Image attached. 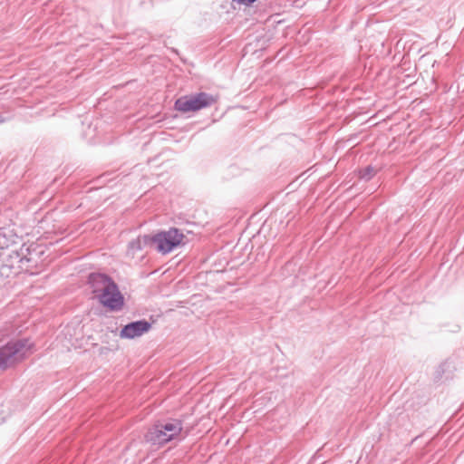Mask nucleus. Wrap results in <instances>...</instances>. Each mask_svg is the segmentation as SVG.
<instances>
[{"mask_svg": "<svg viewBox=\"0 0 464 464\" xmlns=\"http://www.w3.org/2000/svg\"><path fill=\"white\" fill-rule=\"evenodd\" d=\"M88 283L92 294L103 306L111 311L121 310L124 298L118 285L110 276L104 274L92 273L89 276Z\"/></svg>", "mask_w": 464, "mask_h": 464, "instance_id": "f257e3e1", "label": "nucleus"}, {"mask_svg": "<svg viewBox=\"0 0 464 464\" xmlns=\"http://www.w3.org/2000/svg\"><path fill=\"white\" fill-rule=\"evenodd\" d=\"M1 241H2V244H5V246L4 248L8 247V246H9V245H8V242H7V239H6V237H5V239H2Z\"/></svg>", "mask_w": 464, "mask_h": 464, "instance_id": "9b49d317", "label": "nucleus"}, {"mask_svg": "<svg viewBox=\"0 0 464 464\" xmlns=\"http://www.w3.org/2000/svg\"><path fill=\"white\" fill-rule=\"evenodd\" d=\"M215 102L216 99L213 95L201 92L179 97L176 100L174 108L180 112L187 113L210 107Z\"/></svg>", "mask_w": 464, "mask_h": 464, "instance_id": "39448f33", "label": "nucleus"}, {"mask_svg": "<svg viewBox=\"0 0 464 464\" xmlns=\"http://www.w3.org/2000/svg\"><path fill=\"white\" fill-rule=\"evenodd\" d=\"M184 234L176 227L151 235L153 249L163 255L171 252L180 245H184Z\"/></svg>", "mask_w": 464, "mask_h": 464, "instance_id": "20e7f679", "label": "nucleus"}, {"mask_svg": "<svg viewBox=\"0 0 464 464\" xmlns=\"http://www.w3.org/2000/svg\"><path fill=\"white\" fill-rule=\"evenodd\" d=\"M145 248L153 249L151 235L140 236L136 239L131 240L128 245L127 255L134 257L137 252Z\"/></svg>", "mask_w": 464, "mask_h": 464, "instance_id": "0eeeda50", "label": "nucleus"}, {"mask_svg": "<svg viewBox=\"0 0 464 464\" xmlns=\"http://www.w3.org/2000/svg\"><path fill=\"white\" fill-rule=\"evenodd\" d=\"M1 121H2L0 120V122H1Z\"/></svg>", "mask_w": 464, "mask_h": 464, "instance_id": "f8f14e48", "label": "nucleus"}, {"mask_svg": "<svg viewBox=\"0 0 464 464\" xmlns=\"http://www.w3.org/2000/svg\"><path fill=\"white\" fill-rule=\"evenodd\" d=\"M183 423L177 419L160 420L150 427L144 435L147 443L160 448L172 440H181L186 437L182 435Z\"/></svg>", "mask_w": 464, "mask_h": 464, "instance_id": "f03ea898", "label": "nucleus"}, {"mask_svg": "<svg viewBox=\"0 0 464 464\" xmlns=\"http://www.w3.org/2000/svg\"><path fill=\"white\" fill-rule=\"evenodd\" d=\"M25 251L26 254H24V247L21 248L20 266L25 270L36 267L38 263V252H36V247H26Z\"/></svg>", "mask_w": 464, "mask_h": 464, "instance_id": "6e6552de", "label": "nucleus"}, {"mask_svg": "<svg viewBox=\"0 0 464 464\" xmlns=\"http://www.w3.org/2000/svg\"><path fill=\"white\" fill-rule=\"evenodd\" d=\"M151 328V324L146 320L131 322L123 326L120 332L121 338L134 339L148 333Z\"/></svg>", "mask_w": 464, "mask_h": 464, "instance_id": "423d86ee", "label": "nucleus"}, {"mask_svg": "<svg viewBox=\"0 0 464 464\" xmlns=\"http://www.w3.org/2000/svg\"><path fill=\"white\" fill-rule=\"evenodd\" d=\"M5 239V234L3 232H0V240ZM5 246V244H2V241H0V248L4 249Z\"/></svg>", "mask_w": 464, "mask_h": 464, "instance_id": "9d476101", "label": "nucleus"}, {"mask_svg": "<svg viewBox=\"0 0 464 464\" xmlns=\"http://www.w3.org/2000/svg\"><path fill=\"white\" fill-rule=\"evenodd\" d=\"M376 173V170L372 166H367L366 168L360 170L359 175L360 179L364 180L371 179Z\"/></svg>", "mask_w": 464, "mask_h": 464, "instance_id": "1a4fd4ad", "label": "nucleus"}, {"mask_svg": "<svg viewBox=\"0 0 464 464\" xmlns=\"http://www.w3.org/2000/svg\"><path fill=\"white\" fill-rule=\"evenodd\" d=\"M32 343L28 339H21L10 342L0 348V370L14 365L22 361L30 352Z\"/></svg>", "mask_w": 464, "mask_h": 464, "instance_id": "7ed1b4c3", "label": "nucleus"}]
</instances>
